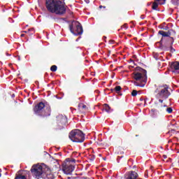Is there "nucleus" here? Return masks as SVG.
<instances>
[{"label": "nucleus", "instance_id": "1", "mask_svg": "<svg viewBox=\"0 0 179 179\" xmlns=\"http://www.w3.org/2000/svg\"><path fill=\"white\" fill-rule=\"evenodd\" d=\"M31 172L37 179H54V174L51 170L40 164L33 165Z\"/></svg>", "mask_w": 179, "mask_h": 179}, {"label": "nucleus", "instance_id": "2", "mask_svg": "<svg viewBox=\"0 0 179 179\" xmlns=\"http://www.w3.org/2000/svg\"><path fill=\"white\" fill-rule=\"evenodd\" d=\"M45 6L48 12L56 15H64L66 12L64 2L61 0H46Z\"/></svg>", "mask_w": 179, "mask_h": 179}, {"label": "nucleus", "instance_id": "3", "mask_svg": "<svg viewBox=\"0 0 179 179\" xmlns=\"http://www.w3.org/2000/svg\"><path fill=\"white\" fill-rule=\"evenodd\" d=\"M133 78L136 80L134 82L135 86L143 87L146 85L148 79V77H146V71L141 69L139 71H135L133 73Z\"/></svg>", "mask_w": 179, "mask_h": 179}, {"label": "nucleus", "instance_id": "4", "mask_svg": "<svg viewBox=\"0 0 179 179\" xmlns=\"http://www.w3.org/2000/svg\"><path fill=\"white\" fill-rule=\"evenodd\" d=\"M169 96H170V92H169V87H162L159 92L157 93L156 97L159 100V107H166V104H163V101L166 99H169Z\"/></svg>", "mask_w": 179, "mask_h": 179}, {"label": "nucleus", "instance_id": "5", "mask_svg": "<svg viewBox=\"0 0 179 179\" xmlns=\"http://www.w3.org/2000/svg\"><path fill=\"white\" fill-rule=\"evenodd\" d=\"M45 107L44 103L41 102L35 106L34 108V111L35 114H38V115H41V117H50L51 115V108L50 106L46 107L45 111H43V109Z\"/></svg>", "mask_w": 179, "mask_h": 179}, {"label": "nucleus", "instance_id": "6", "mask_svg": "<svg viewBox=\"0 0 179 179\" xmlns=\"http://www.w3.org/2000/svg\"><path fill=\"white\" fill-rule=\"evenodd\" d=\"M69 138L73 142L82 143L85 141V134L79 129H74L70 132Z\"/></svg>", "mask_w": 179, "mask_h": 179}, {"label": "nucleus", "instance_id": "7", "mask_svg": "<svg viewBox=\"0 0 179 179\" xmlns=\"http://www.w3.org/2000/svg\"><path fill=\"white\" fill-rule=\"evenodd\" d=\"M69 28L71 33L76 36L83 33V28H82L80 23L78 21H73L71 24H70Z\"/></svg>", "mask_w": 179, "mask_h": 179}, {"label": "nucleus", "instance_id": "8", "mask_svg": "<svg viewBox=\"0 0 179 179\" xmlns=\"http://www.w3.org/2000/svg\"><path fill=\"white\" fill-rule=\"evenodd\" d=\"M64 174H72V171L75 170V166H72L69 164H63V169H62Z\"/></svg>", "mask_w": 179, "mask_h": 179}, {"label": "nucleus", "instance_id": "9", "mask_svg": "<svg viewBox=\"0 0 179 179\" xmlns=\"http://www.w3.org/2000/svg\"><path fill=\"white\" fill-rule=\"evenodd\" d=\"M171 72L179 73V62H173L170 65Z\"/></svg>", "mask_w": 179, "mask_h": 179}, {"label": "nucleus", "instance_id": "10", "mask_svg": "<svg viewBox=\"0 0 179 179\" xmlns=\"http://www.w3.org/2000/svg\"><path fill=\"white\" fill-rule=\"evenodd\" d=\"M124 178L125 179H136L138 178V173L131 171L126 173Z\"/></svg>", "mask_w": 179, "mask_h": 179}, {"label": "nucleus", "instance_id": "11", "mask_svg": "<svg viewBox=\"0 0 179 179\" xmlns=\"http://www.w3.org/2000/svg\"><path fill=\"white\" fill-rule=\"evenodd\" d=\"M57 120L59 124H62V125H65L66 122H68V120L66 119V117L60 115L57 117Z\"/></svg>", "mask_w": 179, "mask_h": 179}, {"label": "nucleus", "instance_id": "12", "mask_svg": "<svg viewBox=\"0 0 179 179\" xmlns=\"http://www.w3.org/2000/svg\"><path fill=\"white\" fill-rule=\"evenodd\" d=\"M78 108L79 110L81 111V113H85V111H87V106L83 103L78 104Z\"/></svg>", "mask_w": 179, "mask_h": 179}, {"label": "nucleus", "instance_id": "13", "mask_svg": "<svg viewBox=\"0 0 179 179\" xmlns=\"http://www.w3.org/2000/svg\"><path fill=\"white\" fill-rule=\"evenodd\" d=\"M159 34H161V36H163V37H169V36H170L169 33L164 31H159Z\"/></svg>", "mask_w": 179, "mask_h": 179}, {"label": "nucleus", "instance_id": "14", "mask_svg": "<svg viewBox=\"0 0 179 179\" xmlns=\"http://www.w3.org/2000/svg\"><path fill=\"white\" fill-rule=\"evenodd\" d=\"M103 108H104L105 111H106V113H109L110 110H111V108L107 103H105L103 105Z\"/></svg>", "mask_w": 179, "mask_h": 179}, {"label": "nucleus", "instance_id": "15", "mask_svg": "<svg viewBox=\"0 0 179 179\" xmlns=\"http://www.w3.org/2000/svg\"><path fill=\"white\" fill-rule=\"evenodd\" d=\"M15 179H27L25 176L22 174H17Z\"/></svg>", "mask_w": 179, "mask_h": 179}, {"label": "nucleus", "instance_id": "16", "mask_svg": "<svg viewBox=\"0 0 179 179\" xmlns=\"http://www.w3.org/2000/svg\"><path fill=\"white\" fill-rule=\"evenodd\" d=\"M159 6V4L157 1H155L152 4V9L156 10L157 9V7Z\"/></svg>", "mask_w": 179, "mask_h": 179}, {"label": "nucleus", "instance_id": "17", "mask_svg": "<svg viewBox=\"0 0 179 179\" xmlns=\"http://www.w3.org/2000/svg\"><path fill=\"white\" fill-rule=\"evenodd\" d=\"M156 2H158L159 5H164L166 3V0H155Z\"/></svg>", "mask_w": 179, "mask_h": 179}, {"label": "nucleus", "instance_id": "18", "mask_svg": "<svg viewBox=\"0 0 179 179\" xmlns=\"http://www.w3.org/2000/svg\"><path fill=\"white\" fill-rule=\"evenodd\" d=\"M57 67L55 65L52 66L51 68H50V71H52V72L57 71Z\"/></svg>", "mask_w": 179, "mask_h": 179}, {"label": "nucleus", "instance_id": "19", "mask_svg": "<svg viewBox=\"0 0 179 179\" xmlns=\"http://www.w3.org/2000/svg\"><path fill=\"white\" fill-rule=\"evenodd\" d=\"M115 90L117 92V93H119L120 90H121V86H116L115 87Z\"/></svg>", "mask_w": 179, "mask_h": 179}, {"label": "nucleus", "instance_id": "20", "mask_svg": "<svg viewBox=\"0 0 179 179\" xmlns=\"http://www.w3.org/2000/svg\"><path fill=\"white\" fill-rule=\"evenodd\" d=\"M136 94H138V91L133 90L132 92H131V95L135 96H136Z\"/></svg>", "mask_w": 179, "mask_h": 179}, {"label": "nucleus", "instance_id": "21", "mask_svg": "<svg viewBox=\"0 0 179 179\" xmlns=\"http://www.w3.org/2000/svg\"><path fill=\"white\" fill-rule=\"evenodd\" d=\"M166 111L169 114H171V113H173V109L171 108H166Z\"/></svg>", "mask_w": 179, "mask_h": 179}, {"label": "nucleus", "instance_id": "22", "mask_svg": "<svg viewBox=\"0 0 179 179\" xmlns=\"http://www.w3.org/2000/svg\"><path fill=\"white\" fill-rule=\"evenodd\" d=\"M172 3L173 5H178V0H171Z\"/></svg>", "mask_w": 179, "mask_h": 179}, {"label": "nucleus", "instance_id": "23", "mask_svg": "<svg viewBox=\"0 0 179 179\" xmlns=\"http://www.w3.org/2000/svg\"><path fill=\"white\" fill-rule=\"evenodd\" d=\"M101 8H103V9H106V6H99V9H101Z\"/></svg>", "mask_w": 179, "mask_h": 179}, {"label": "nucleus", "instance_id": "24", "mask_svg": "<svg viewBox=\"0 0 179 179\" xmlns=\"http://www.w3.org/2000/svg\"><path fill=\"white\" fill-rule=\"evenodd\" d=\"M66 162H70V161H69V159H66ZM71 162H75V159H71Z\"/></svg>", "mask_w": 179, "mask_h": 179}, {"label": "nucleus", "instance_id": "25", "mask_svg": "<svg viewBox=\"0 0 179 179\" xmlns=\"http://www.w3.org/2000/svg\"><path fill=\"white\" fill-rule=\"evenodd\" d=\"M163 157H164V159H167V156L166 155H164Z\"/></svg>", "mask_w": 179, "mask_h": 179}, {"label": "nucleus", "instance_id": "26", "mask_svg": "<svg viewBox=\"0 0 179 179\" xmlns=\"http://www.w3.org/2000/svg\"><path fill=\"white\" fill-rule=\"evenodd\" d=\"M24 34H21V37H24Z\"/></svg>", "mask_w": 179, "mask_h": 179}, {"label": "nucleus", "instance_id": "27", "mask_svg": "<svg viewBox=\"0 0 179 179\" xmlns=\"http://www.w3.org/2000/svg\"><path fill=\"white\" fill-rule=\"evenodd\" d=\"M151 111H155V110L153 109H152Z\"/></svg>", "mask_w": 179, "mask_h": 179}, {"label": "nucleus", "instance_id": "28", "mask_svg": "<svg viewBox=\"0 0 179 179\" xmlns=\"http://www.w3.org/2000/svg\"><path fill=\"white\" fill-rule=\"evenodd\" d=\"M0 177H1V173H0Z\"/></svg>", "mask_w": 179, "mask_h": 179}]
</instances>
